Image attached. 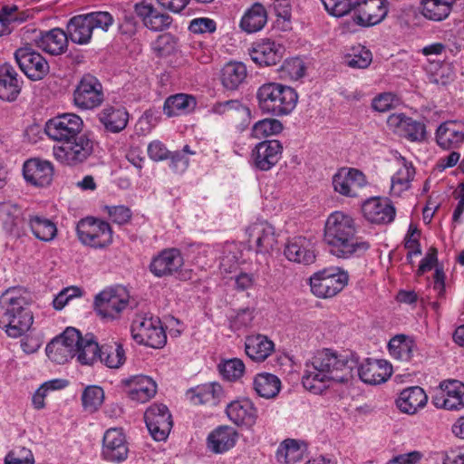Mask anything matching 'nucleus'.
<instances>
[{"label": "nucleus", "instance_id": "36", "mask_svg": "<svg viewBox=\"0 0 464 464\" xmlns=\"http://www.w3.org/2000/svg\"><path fill=\"white\" fill-rule=\"evenodd\" d=\"M66 32L70 40L77 44H87L92 35V27L86 14L72 17L67 23Z\"/></svg>", "mask_w": 464, "mask_h": 464}, {"label": "nucleus", "instance_id": "33", "mask_svg": "<svg viewBox=\"0 0 464 464\" xmlns=\"http://www.w3.org/2000/svg\"><path fill=\"white\" fill-rule=\"evenodd\" d=\"M428 401L424 390L419 386H412L403 390L396 401L398 408L404 413L414 414L423 408Z\"/></svg>", "mask_w": 464, "mask_h": 464}, {"label": "nucleus", "instance_id": "17", "mask_svg": "<svg viewBox=\"0 0 464 464\" xmlns=\"http://www.w3.org/2000/svg\"><path fill=\"white\" fill-rule=\"evenodd\" d=\"M129 446L121 429L111 428L102 438V458L109 462L121 463L128 458Z\"/></svg>", "mask_w": 464, "mask_h": 464}, {"label": "nucleus", "instance_id": "42", "mask_svg": "<svg viewBox=\"0 0 464 464\" xmlns=\"http://www.w3.org/2000/svg\"><path fill=\"white\" fill-rule=\"evenodd\" d=\"M222 393V388L218 383L211 382L198 386L188 392L190 401L195 405L213 403L215 404Z\"/></svg>", "mask_w": 464, "mask_h": 464}, {"label": "nucleus", "instance_id": "64", "mask_svg": "<svg viewBox=\"0 0 464 464\" xmlns=\"http://www.w3.org/2000/svg\"><path fill=\"white\" fill-rule=\"evenodd\" d=\"M443 464H464V450L450 449L444 453Z\"/></svg>", "mask_w": 464, "mask_h": 464}, {"label": "nucleus", "instance_id": "12", "mask_svg": "<svg viewBox=\"0 0 464 464\" xmlns=\"http://www.w3.org/2000/svg\"><path fill=\"white\" fill-rule=\"evenodd\" d=\"M80 341V332L72 327L66 328L62 334L53 338L46 346L48 358L63 364L75 357L76 344Z\"/></svg>", "mask_w": 464, "mask_h": 464}, {"label": "nucleus", "instance_id": "43", "mask_svg": "<svg viewBox=\"0 0 464 464\" xmlns=\"http://www.w3.org/2000/svg\"><path fill=\"white\" fill-rule=\"evenodd\" d=\"M75 356L77 361L83 365H92L99 359L101 347L93 340L92 335L82 337L80 334V341L76 344Z\"/></svg>", "mask_w": 464, "mask_h": 464}, {"label": "nucleus", "instance_id": "53", "mask_svg": "<svg viewBox=\"0 0 464 464\" xmlns=\"http://www.w3.org/2000/svg\"><path fill=\"white\" fill-rule=\"evenodd\" d=\"M218 369L224 378L228 381H236L243 375L245 364L242 360L233 358L220 363Z\"/></svg>", "mask_w": 464, "mask_h": 464}, {"label": "nucleus", "instance_id": "26", "mask_svg": "<svg viewBox=\"0 0 464 464\" xmlns=\"http://www.w3.org/2000/svg\"><path fill=\"white\" fill-rule=\"evenodd\" d=\"M253 62L259 66H272L283 57V47L270 40L255 43L249 50Z\"/></svg>", "mask_w": 464, "mask_h": 464}, {"label": "nucleus", "instance_id": "54", "mask_svg": "<svg viewBox=\"0 0 464 464\" xmlns=\"http://www.w3.org/2000/svg\"><path fill=\"white\" fill-rule=\"evenodd\" d=\"M153 50L160 57L169 56L178 50L177 40L169 34H161L153 43Z\"/></svg>", "mask_w": 464, "mask_h": 464}, {"label": "nucleus", "instance_id": "9", "mask_svg": "<svg viewBox=\"0 0 464 464\" xmlns=\"http://www.w3.org/2000/svg\"><path fill=\"white\" fill-rule=\"evenodd\" d=\"M92 151L93 141L85 133L53 149V157L59 162L68 166H75L85 161Z\"/></svg>", "mask_w": 464, "mask_h": 464}, {"label": "nucleus", "instance_id": "28", "mask_svg": "<svg viewBox=\"0 0 464 464\" xmlns=\"http://www.w3.org/2000/svg\"><path fill=\"white\" fill-rule=\"evenodd\" d=\"M69 39L66 31L53 28L49 31L40 32L34 42L36 46L44 52L52 55H59L67 49Z\"/></svg>", "mask_w": 464, "mask_h": 464}, {"label": "nucleus", "instance_id": "19", "mask_svg": "<svg viewBox=\"0 0 464 464\" xmlns=\"http://www.w3.org/2000/svg\"><path fill=\"white\" fill-rule=\"evenodd\" d=\"M248 241L255 245L256 253L268 254L277 243L274 227L266 221L256 222L246 230Z\"/></svg>", "mask_w": 464, "mask_h": 464}, {"label": "nucleus", "instance_id": "40", "mask_svg": "<svg viewBox=\"0 0 464 464\" xmlns=\"http://www.w3.org/2000/svg\"><path fill=\"white\" fill-rule=\"evenodd\" d=\"M253 388L260 397L273 399L280 392L281 381L275 374L261 372L254 378Z\"/></svg>", "mask_w": 464, "mask_h": 464}, {"label": "nucleus", "instance_id": "23", "mask_svg": "<svg viewBox=\"0 0 464 464\" xmlns=\"http://www.w3.org/2000/svg\"><path fill=\"white\" fill-rule=\"evenodd\" d=\"M23 173L28 183L35 187H45L53 180V166L48 160L30 159L24 162Z\"/></svg>", "mask_w": 464, "mask_h": 464}, {"label": "nucleus", "instance_id": "35", "mask_svg": "<svg viewBox=\"0 0 464 464\" xmlns=\"http://www.w3.org/2000/svg\"><path fill=\"white\" fill-rule=\"evenodd\" d=\"M274 349V343L266 335L256 334L246 338V354L254 362H264Z\"/></svg>", "mask_w": 464, "mask_h": 464}, {"label": "nucleus", "instance_id": "22", "mask_svg": "<svg viewBox=\"0 0 464 464\" xmlns=\"http://www.w3.org/2000/svg\"><path fill=\"white\" fill-rule=\"evenodd\" d=\"M284 254L289 261L305 266L315 261L313 240L302 236L290 238L285 245Z\"/></svg>", "mask_w": 464, "mask_h": 464}, {"label": "nucleus", "instance_id": "57", "mask_svg": "<svg viewBox=\"0 0 464 464\" xmlns=\"http://www.w3.org/2000/svg\"><path fill=\"white\" fill-rule=\"evenodd\" d=\"M5 464H34V458L30 450L20 447L5 456Z\"/></svg>", "mask_w": 464, "mask_h": 464}, {"label": "nucleus", "instance_id": "30", "mask_svg": "<svg viewBox=\"0 0 464 464\" xmlns=\"http://www.w3.org/2000/svg\"><path fill=\"white\" fill-rule=\"evenodd\" d=\"M0 220L5 231L14 237H19L24 231V219L22 208L10 201L0 203Z\"/></svg>", "mask_w": 464, "mask_h": 464}, {"label": "nucleus", "instance_id": "52", "mask_svg": "<svg viewBox=\"0 0 464 464\" xmlns=\"http://www.w3.org/2000/svg\"><path fill=\"white\" fill-rule=\"evenodd\" d=\"M282 123L276 119H265L255 123L252 128V136L256 139H262L282 131Z\"/></svg>", "mask_w": 464, "mask_h": 464}, {"label": "nucleus", "instance_id": "31", "mask_svg": "<svg viewBox=\"0 0 464 464\" xmlns=\"http://www.w3.org/2000/svg\"><path fill=\"white\" fill-rule=\"evenodd\" d=\"M238 437V432L233 427L218 426L208 434V448L216 454L227 452L235 447Z\"/></svg>", "mask_w": 464, "mask_h": 464}, {"label": "nucleus", "instance_id": "45", "mask_svg": "<svg viewBox=\"0 0 464 464\" xmlns=\"http://www.w3.org/2000/svg\"><path fill=\"white\" fill-rule=\"evenodd\" d=\"M415 343L411 338L405 334H397L388 343V350L394 359L408 362L413 355Z\"/></svg>", "mask_w": 464, "mask_h": 464}, {"label": "nucleus", "instance_id": "61", "mask_svg": "<svg viewBox=\"0 0 464 464\" xmlns=\"http://www.w3.org/2000/svg\"><path fill=\"white\" fill-rule=\"evenodd\" d=\"M216 28L215 21L209 18L193 19L188 26L189 31L194 34L213 33Z\"/></svg>", "mask_w": 464, "mask_h": 464}, {"label": "nucleus", "instance_id": "25", "mask_svg": "<svg viewBox=\"0 0 464 464\" xmlns=\"http://www.w3.org/2000/svg\"><path fill=\"white\" fill-rule=\"evenodd\" d=\"M362 211L368 221L375 224L391 223L396 214L394 207L387 200H382L380 198L366 199L362 203Z\"/></svg>", "mask_w": 464, "mask_h": 464}, {"label": "nucleus", "instance_id": "48", "mask_svg": "<svg viewBox=\"0 0 464 464\" xmlns=\"http://www.w3.org/2000/svg\"><path fill=\"white\" fill-rule=\"evenodd\" d=\"M99 359L109 368H119L125 362V352L117 343L102 345Z\"/></svg>", "mask_w": 464, "mask_h": 464}, {"label": "nucleus", "instance_id": "3", "mask_svg": "<svg viewBox=\"0 0 464 464\" xmlns=\"http://www.w3.org/2000/svg\"><path fill=\"white\" fill-rule=\"evenodd\" d=\"M329 14L342 17L353 13L358 25L371 26L381 23L388 13L387 0H321Z\"/></svg>", "mask_w": 464, "mask_h": 464}, {"label": "nucleus", "instance_id": "13", "mask_svg": "<svg viewBox=\"0 0 464 464\" xmlns=\"http://www.w3.org/2000/svg\"><path fill=\"white\" fill-rule=\"evenodd\" d=\"M347 283L348 275L346 273H334L331 269L317 272L310 278L311 291L321 298L334 296L343 289Z\"/></svg>", "mask_w": 464, "mask_h": 464}, {"label": "nucleus", "instance_id": "11", "mask_svg": "<svg viewBox=\"0 0 464 464\" xmlns=\"http://www.w3.org/2000/svg\"><path fill=\"white\" fill-rule=\"evenodd\" d=\"M83 121L75 113H63L48 120L44 126L46 135L62 144L81 135Z\"/></svg>", "mask_w": 464, "mask_h": 464}, {"label": "nucleus", "instance_id": "34", "mask_svg": "<svg viewBox=\"0 0 464 464\" xmlns=\"http://www.w3.org/2000/svg\"><path fill=\"white\" fill-rule=\"evenodd\" d=\"M98 119L107 131L118 133L127 126L129 113L123 107L106 106L99 112Z\"/></svg>", "mask_w": 464, "mask_h": 464}, {"label": "nucleus", "instance_id": "37", "mask_svg": "<svg viewBox=\"0 0 464 464\" xmlns=\"http://www.w3.org/2000/svg\"><path fill=\"white\" fill-rule=\"evenodd\" d=\"M457 0H421L420 12L426 19L441 22L451 13Z\"/></svg>", "mask_w": 464, "mask_h": 464}, {"label": "nucleus", "instance_id": "2", "mask_svg": "<svg viewBox=\"0 0 464 464\" xmlns=\"http://www.w3.org/2000/svg\"><path fill=\"white\" fill-rule=\"evenodd\" d=\"M357 233L355 221L350 215L334 211L325 221L324 240L329 252L338 258L360 257L368 251L370 244Z\"/></svg>", "mask_w": 464, "mask_h": 464}, {"label": "nucleus", "instance_id": "20", "mask_svg": "<svg viewBox=\"0 0 464 464\" xmlns=\"http://www.w3.org/2000/svg\"><path fill=\"white\" fill-rule=\"evenodd\" d=\"M283 146L277 140L261 141L252 150L254 165L266 171L274 167L281 158Z\"/></svg>", "mask_w": 464, "mask_h": 464}, {"label": "nucleus", "instance_id": "49", "mask_svg": "<svg viewBox=\"0 0 464 464\" xmlns=\"http://www.w3.org/2000/svg\"><path fill=\"white\" fill-rule=\"evenodd\" d=\"M212 111L216 114H226L229 117L238 116L243 121L250 118V110L237 100H229L216 103Z\"/></svg>", "mask_w": 464, "mask_h": 464}, {"label": "nucleus", "instance_id": "55", "mask_svg": "<svg viewBox=\"0 0 464 464\" xmlns=\"http://www.w3.org/2000/svg\"><path fill=\"white\" fill-rule=\"evenodd\" d=\"M86 16L92 27V32L95 29H101L103 32H107L114 22L112 15L109 12L105 11L92 12L86 14Z\"/></svg>", "mask_w": 464, "mask_h": 464}, {"label": "nucleus", "instance_id": "51", "mask_svg": "<svg viewBox=\"0 0 464 464\" xmlns=\"http://www.w3.org/2000/svg\"><path fill=\"white\" fill-rule=\"evenodd\" d=\"M104 401V392L100 386H87L82 394V403L84 411L95 412Z\"/></svg>", "mask_w": 464, "mask_h": 464}, {"label": "nucleus", "instance_id": "5", "mask_svg": "<svg viewBox=\"0 0 464 464\" xmlns=\"http://www.w3.org/2000/svg\"><path fill=\"white\" fill-rule=\"evenodd\" d=\"M258 106L263 112L275 116L289 114L297 102L296 92L277 82H268L261 85L256 92Z\"/></svg>", "mask_w": 464, "mask_h": 464}, {"label": "nucleus", "instance_id": "50", "mask_svg": "<svg viewBox=\"0 0 464 464\" xmlns=\"http://www.w3.org/2000/svg\"><path fill=\"white\" fill-rule=\"evenodd\" d=\"M304 451L295 440H285L276 451V459L285 464H294L303 459Z\"/></svg>", "mask_w": 464, "mask_h": 464}, {"label": "nucleus", "instance_id": "18", "mask_svg": "<svg viewBox=\"0 0 464 464\" xmlns=\"http://www.w3.org/2000/svg\"><path fill=\"white\" fill-rule=\"evenodd\" d=\"M367 185L365 175L357 169L343 168L333 177V186L339 194L356 198Z\"/></svg>", "mask_w": 464, "mask_h": 464}, {"label": "nucleus", "instance_id": "38", "mask_svg": "<svg viewBox=\"0 0 464 464\" xmlns=\"http://www.w3.org/2000/svg\"><path fill=\"white\" fill-rule=\"evenodd\" d=\"M457 126L456 121H445L437 129L436 140L443 150L457 148L464 141V132L459 130Z\"/></svg>", "mask_w": 464, "mask_h": 464}, {"label": "nucleus", "instance_id": "8", "mask_svg": "<svg viewBox=\"0 0 464 464\" xmlns=\"http://www.w3.org/2000/svg\"><path fill=\"white\" fill-rule=\"evenodd\" d=\"M79 240L85 246L93 248H104L112 242V231L106 221L86 218L77 225Z\"/></svg>", "mask_w": 464, "mask_h": 464}, {"label": "nucleus", "instance_id": "41", "mask_svg": "<svg viewBox=\"0 0 464 464\" xmlns=\"http://www.w3.org/2000/svg\"><path fill=\"white\" fill-rule=\"evenodd\" d=\"M246 67L240 62H229L221 71V82L225 88L236 90L246 79Z\"/></svg>", "mask_w": 464, "mask_h": 464}, {"label": "nucleus", "instance_id": "32", "mask_svg": "<svg viewBox=\"0 0 464 464\" xmlns=\"http://www.w3.org/2000/svg\"><path fill=\"white\" fill-rule=\"evenodd\" d=\"M130 387L129 397L132 401L144 403L151 399L157 392V384L150 377L145 375H138L130 377L125 381Z\"/></svg>", "mask_w": 464, "mask_h": 464}, {"label": "nucleus", "instance_id": "21", "mask_svg": "<svg viewBox=\"0 0 464 464\" xmlns=\"http://www.w3.org/2000/svg\"><path fill=\"white\" fill-rule=\"evenodd\" d=\"M183 264L180 251L177 248H168L153 257L150 270L157 277L169 276L178 272Z\"/></svg>", "mask_w": 464, "mask_h": 464}, {"label": "nucleus", "instance_id": "59", "mask_svg": "<svg viewBox=\"0 0 464 464\" xmlns=\"http://www.w3.org/2000/svg\"><path fill=\"white\" fill-rule=\"evenodd\" d=\"M111 219L119 225L126 224L131 218V211L125 206L107 207Z\"/></svg>", "mask_w": 464, "mask_h": 464}, {"label": "nucleus", "instance_id": "58", "mask_svg": "<svg viewBox=\"0 0 464 464\" xmlns=\"http://www.w3.org/2000/svg\"><path fill=\"white\" fill-rule=\"evenodd\" d=\"M372 60V53L365 47H359L357 50H353L347 63L350 67L364 69L371 64Z\"/></svg>", "mask_w": 464, "mask_h": 464}, {"label": "nucleus", "instance_id": "15", "mask_svg": "<svg viewBox=\"0 0 464 464\" xmlns=\"http://www.w3.org/2000/svg\"><path fill=\"white\" fill-rule=\"evenodd\" d=\"M146 426L155 440L161 441L168 438L172 426V417L164 404H152L144 413Z\"/></svg>", "mask_w": 464, "mask_h": 464}, {"label": "nucleus", "instance_id": "62", "mask_svg": "<svg viewBox=\"0 0 464 464\" xmlns=\"http://www.w3.org/2000/svg\"><path fill=\"white\" fill-rule=\"evenodd\" d=\"M148 155L153 161H162L169 157V150L160 140H153L148 146Z\"/></svg>", "mask_w": 464, "mask_h": 464}, {"label": "nucleus", "instance_id": "29", "mask_svg": "<svg viewBox=\"0 0 464 464\" xmlns=\"http://www.w3.org/2000/svg\"><path fill=\"white\" fill-rule=\"evenodd\" d=\"M23 80L16 70L10 63L0 66V99L5 102H14L22 90Z\"/></svg>", "mask_w": 464, "mask_h": 464}, {"label": "nucleus", "instance_id": "16", "mask_svg": "<svg viewBox=\"0 0 464 464\" xmlns=\"http://www.w3.org/2000/svg\"><path fill=\"white\" fill-rule=\"evenodd\" d=\"M437 408L459 411L464 408V383L458 380H446L440 383L439 391L432 397Z\"/></svg>", "mask_w": 464, "mask_h": 464}, {"label": "nucleus", "instance_id": "60", "mask_svg": "<svg viewBox=\"0 0 464 464\" xmlns=\"http://www.w3.org/2000/svg\"><path fill=\"white\" fill-rule=\"evenodd\" d=\"M135 12L137 15L141 18L144 25L148 27V22L150 19H154L156 15L160 13V11L154 7L153 5L147 3V2H141L138 3L134 6Z\"/></svg>", "mask_w": 464, "mask_h": 464}, {"label": "nucleus", "instance_id": "1", "mask_svg": "<svg viewBox=\"0 0 464 464\" xmlns=\"http://www.w3.org/2000/svg\"><path fill=\"white\" fill-rule=\"evenodd\" d=\"M355 373L365 383L380 384L391 377L392 367L385 360L370 358L359 364L358 356L353 353L339 354L331 349H324L305 363L302 382L306 390L317 394L331 382H347Z\"/></svg>", "mask_w": 464, "mask_h": 464}, {"label": "nucleus", "instance_id": "6", "mask_svg": "<svg viewBox=\"0 0 464 464\" xmlns=\"http://www.w3.org/2000/svg\"><path fill=\"white\" fill-rule=\"evenodd\" d=\"M130 302V294L121 285L110 287L99 293L94 299V310L107 321L119 319Z\"/></svg>", "mask_w": 464, "mask_h": 464}, {"label": "nucleus", "instance_id": "39", "mask_svg": "<svg viewBox=\"0 0 464 464\" xmlns=\"http://www.w3.org/2000/svg\"><path fill=\"white\" fill-rule=\"evenodd\" d=\"M267 22V13L260 3H255L248 8L240 21L243 31L252 34L260 31Z\"/></svg>", "mask_w": 464, "mask_h": 464}, {"label": "nucleus", "instance_id": "47", "mask_svg": "<svg viewBox=\"0 0 464 464\" xmlns=\"http://www.w3.org/2000/svg\"><path fill=\"white\" fill-rule=\"evenodd\" d=\"M29 227L34 237L42 241H52L57 234L55 224L44 217H30Z\"/></svg>", "mask_w": 464, "mask_h": 464}, {"label": "nucleus", "instance_id": "46", "mask_svg": "<svg viewBox=\"0 0 464 464\" xmlns=\"http://www.w3.org/2000/svg\"><path fill=\"white\" fill-rule=\"evenodd\" d=\"M401 160L402 166L392 178L391 192L394 196H400L401 192L409 189L415 175L412 164L407 162L404 158Z\"/></svg>", "mask_w": 464, "mask_h": 464}, {"label": "nucleus", "instance_id": "14", "mask_svg": "<svg viewBox=\"0 0 464 464\" xmlns=\"http://www.w3.org/2000/svg\"><path fill=\"white\" fill-rule=\"evenodd\" d=\"M14 58L21 71L31 80H42L49 72L47 61L30 45L17 49Z\"/></svg>", "mask_w": 464, "mask_h": 464}, {"label": "nucleus", "instance_id": "24", "mask_svg": "<svg viewBox=\"0 0 464 464\" xmlns=\"http://www.w3.org/2000/svg\"><path fill=\"white\" fill-rule=\"evenodd\" d=\"M387 124L393 131L411 141L422 140L425 138V125L402 113L390 115Z\"/></svg>", "mask_w": 464, "mask_h": 464}, {"label": "nucleus", "instance_id": "7", "mask_svg": "<svg viewBox=\"0 0 464 464\" xmlns=\"http://www.w3.org/2000/svg\"><path fill=\"white\" fill-rule=\"evenodd\" d=\"M131 335L139 344L155 349L163 347L167 342L160 318L147 314H137L133 319Z\"/></svg>", "mask_w": 464, "mask_h": 464}, {"label": "nucleus", "instance_id": "4", "mask_svg": "<svg viewBox=\"0 0 464 464\" xmlns=\"http://www.w3.org/2000/svg\"><path fill=\"white\" fill-rule=\"evenodd\" d=\"M19 292L16 288H9L0 296V307L3 310L0 323L7 335L12 338L22 336L34 322L29 304Z\"/></svg>", "mask_w": 464, "mask_h": 464}, {"label": "nucleus", "instance_id": "56", "mask_svg": "<svg viewBox=\"0 0 464 464\" xmlns=\"http://www.w3.org/2000/svg\"><path fill=\"white\" fill-rule=\"evenodd\" d=\"M282 72L290 79L296 81L304 75L305 65L301 58L294 57L284 63Z\"/></svg>", "mask_w": 464, "mask_h": 464}, {"label": "nucleus", "instance_id": "27", "mask_svg": "<svg viewBox=\"0 0 464 464\" xmlns=\"http://www.w3.org/2000/svg\"><path fill=\"white\" fill-rule=\"evenodd\" d=\"M226 413L233 423L247 428L253 427L257 419V410L247 399L231 401L226 408Z\"/></svg>", "mask_w": 464, "mask_h": 464}, {"label": "nucleus", "instance_id": "10", "mask_svg": "<svg viewBox=\"0 0 464 464\" xmlns=\"http://www.w3.org/2000/svg\"><path fill=\"white\" fill-rule=\"evenodd\" d=\"M104 101L103 88L101 82L92 74H84L75 86L72 102L81 110H93Z\"/></svg>", "mask_w": 464, "mask_h": 464}, {"label": "nucleus", "instance_id": "44", "mask_svg": "<svg viewBox=\"0 0 464 464\" xmlns=\"http://www.w3.org/2000/svg\"><path fill=\"white\" fill-rule=\"evenodd\" d=\"M196 106L193 96L179 93L169 97L163 106V111L168 117H174L192 111Z\"/></svg>", "mask_w": 464, "mask_h": 464}, {"label": "nucleus", "instance_id": "63", "mask_svg": "<svg viewBox=\"0 0 464 464\" xmlns=\"http://www.w3.org/2000/svg\"><path fill=\"white\" fill-rule=\"evenodd\" d=\"M169 167L175 172H183L188 166V159L181 151H169Z\"/></svg>", "mask_w": 464, "mask_h": 464}]
</instances>
